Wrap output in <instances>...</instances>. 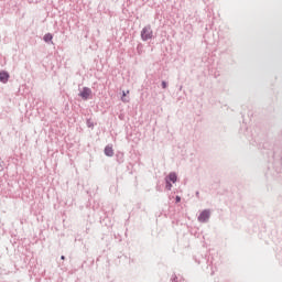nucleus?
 I'll list each match as a JSON object with an SVG mask.
<instances>
[{
	"label": "nucleus",
	"instance_id": "1",
	"mask_svg": "<svg viewBox=\"0 0 282 282\" xmlns=\"http://www.w3.org/2000/svg\"><path fill=\"white\" fill-rule=\"evenodd\" d=\"M151 39H153V29L151 24H148L141 30V40L151 41Z\"/></svg>",
	"mask_w": 282,
	"mask_h": 282
},
{
	"label": "nucleus",
	"instance_id": "2",
	"mask_svg": "<svg viewBox=\"0 0 282 282\" xmlns=\"http://www.w3.org/2000/svg\"><path fill=\"white\" fill-rule=\"evenodd\" d=\"M209 219H210V210L208 209L203 210L198 216V221H200L202 224H206V221H208Z\"/></svg>",
	"mask_w": 282,
	"mask_h": 282
},
{
	"label": "nucleus",
	"instance_id": "3",
	"mask_svg": "<svg viewBox=\"0 0 282 282\" xmlns=\"http://www.w3.org/2000/svg\"><path fill=\"white\" fill-rule=\"evenodd\" d=\"M79 96L83 100H89V97L91 96V88L84 87L83 91L79 93Z\"/></svg>",
	"mask_w": 282,
	"mask_h": 282
},
{
	"label": "nucleus",
	"instance_id": "4",
	"mask_svg": "<svg viewBox=\"0 0 282 282\" xmlns=\"http://www.w3.org/2000/svg\"><path fill=\"white\" fill-rule=\"evenodd\" d=\"M10 78V74H8V72L1 70L0 72V83H8Z\"/></svg>",
	"mask_w": 282,
	"mask_h": 282
},
{
	"label": "nucleus",
	"instance_id": "5",
	"mask_svg": "<svg viewBox=\"0 0 282 282\" xmlns=\"http://www.w3.org/2000/svg\"><path fill=\"white\" fill-rule=\"evenodd\" d=\"M165 180H169L170 183L172 182L173 184H175V182H177V174L175 172H172Z\"/></svg>",
	"mask_w": 282,
	"mask_h": 282
},
{
	"label": "nucleus",
	"instance_id": "6",
	"mask_svg": "<svg viewBox=\"0 0 282 282\" xmlns=\"http://www.w3.org/2000/svg\"><path fill=\"white\" fill-rule=\"evenodd\" d=\"M105 155H107L108 158H113V148L110 145H107L105 148Z\"/></svg>",
	"mask_w": 282,
	"mask_h": 282
},
{
	"label": "nucleus",
	"instance_id": "7",
	"mask_svg": "<svg viewBox=\"0 0 282 282\" xmlns=\"http://www.w3.org/2000/svg\"><path fill=\"white\" fill-rule=\"evenodd\" d=\"M127 94H129V90L122 91V97H121L122 102H129V98H126Z\"/></svg>",
	"mask_w": 282,
	"mask_h": 282
},
{
	"label": "nucleus",
	"instance_id": "8",
	"mask_svg": "<svg viewBox=\"0 0 282 282\" xmlns=\"http://www.w3.org/2000/svg\"><path fill=\"white\" fill-rule=\"evenodd\" d=\"M54 39L51 33L44 35L45 43H50Z\"/></svg>",
	"mask_w": 282,
	"mask_h": 282
},
{
	"label": "nucleus",
	"instance_id": "9",
	"mask_svg": "<svg viewBox=\"0 0 282 282\" xmlns=\"http://www.w3.org/2000/svg\"><path fill=\"white\" fill-rule=\"evenodd\" d=\"M165 188L167 189V191H171V188H173V184H171V181H169V178H165Z\"/></svg>",
	"mask_w": 282,
	"mask_h": 282
},
{
	"label": "nucleus",
	"instance_id": "10",
	"mask_svg": "<svg viewBox=\"0 0 282 282\" xmlns=\"http://www.w3.org/2000/svg\"><path fill=\"white\" fill-rule=\"evenodd\" d=\"M161 85H162V88H163V89H166V87H169V84H166V82H162Z\"/></svg>",
	"mask_w": 282,
	"mask_h": 282
},
{
	"label": "nucleus",
	"instance_id": "11",
	"mask_svg": "<svg viewBox=\"0 0 282 282\" xmlns=\"http://www.w3.org/2000/svg\"><path fill=\"white\" fill-rule=\"evenodd\" d=\"M0 171H3V161L0 159Z\"/></svg>",
	"mask_w": 282,
	"mask_h": 282
},
{
	"label": "nucleus",
	"instance_id": "12",
	"mask_svg": "<svg viewBox=\"0 0 282 282\" xmlns=\"http://www.w3.org/2000/svg\"><path fill=\"white\" fill-rule=\"evenodd\" d=\"M180 202H182V197L176 196V203H180Z\"/></svg>",
	"mask_w": 282,
	"mask_h": 282
},
{
	"label": "nucleus",
	"instance_id": "13",
	"mask_svg": "<svg viewBox=\"0 0 282 282\" xmlns=\"http://www.w3.org/2000/svg\"><path fill=\"white\" fill-rule=\"evenodd\" d=\"M88 127H94V124L88 121Z\"/></svg>",
	"mask_w": 282,
	"mask_h": 282
},
{
	"label": "nucleus",
	"instance_id": "14",
	"mask_svg": "<svg viewBox=\"0 0 282 282\" xmlns=\"http://www.w3.org/2000/svg\"><path fill=\"white\" fill-rule=\"evenodd\" d=\"M61 259H62V261H65V256H62Z\"/></svg>",
	"mask_w": 282,
	"mask_h": 282
}]
</instances>
